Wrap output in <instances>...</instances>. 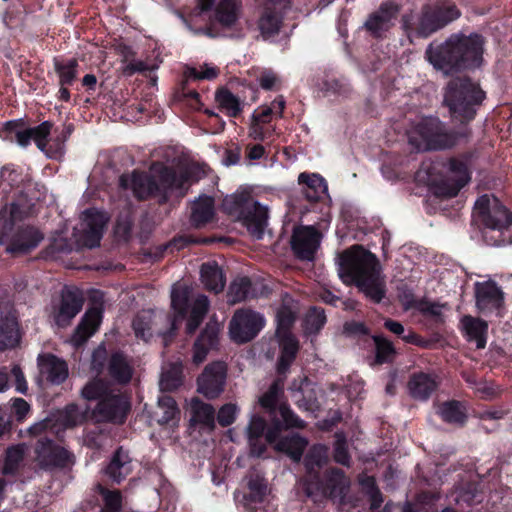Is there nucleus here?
Segmentation results:
<instances>
[{"mask_svg": "<svg viewBox=\"0 0 512 512\" xmlns=\"http://www.w3.org/2000/svg\"><path fill=\"white\" fill-rule=\"evenodd\" d=\"M153 175L134 171L131 175H122L120 186L131 188L138 199L159 196L163 201L169 193L176 192L183 196L186 185L201 178L202 171L195 165H186L174 170L162 165L152 167Z\"/></svg>", "mask_w": 512, "mask_h": 512, "instance_id": "f257e3e1", "label": "nucleus"}, {"mask_svg": "<svg viewBox=\"0 0 512 512\" xmlns=\"http://www.w3.org/2000/svg\"><path fill=\"white\" fill-rule=\"evenodd\" d=\"M338 275L345 284L354 283L368 298L379 303L385 281L377 257L362 246H353L338 257Z\"/></svg>", "mask_w": 512, "mask_h": 512, "instance_id": "f03ea898", "label": "nucleus"}, {"mask_svg": "<svg viewBox=\"0 0 512 512\" xmlns=\"http://www.w3.org/2000/svg\"><path fill=\"white\" fill-rule=\"evenodd\" d=\"M484 39L479 34L453 35L440 45L430 44L426 58L444 74L461 69L478 68L483 62Z\"/></svg>", "mask_w": 512, "mask_h": 512, "instance_id": "7ed1b4c3", "label": "nucleus"}, {"mask_svg": "<svg viewBox=\"0 0 512 512\" xmlns=\"http://www.w3.org/2000/svg\"><path fill=\"white\" fill-rule=\"evenodd\" d=\"M223 210L240 221L250 235L259 240L268 224L269 208L261 204L248 189L237 190L227 195L222 202Z\"/></svg>", "mask_w": 512, "mask_h": 512, "instance_id": "20e7f679", "label": "nucleus"}, {"mask_svg": "<svg viewBox=\"0 0 512 512\" xmlns=\"http://www.w3.org/2000/svg\"><path fill=\"white\" fill-rule=\"evenodd\" d=\"M484 98L485 93L470 79L455 78L447 85L444 103L454 119L464 122L474 118L475 107L480 105Z\"/></svg>", "mask_w": 512, "mask_h": 512, "instance_id": "39448f33", "label": "nucleus"}, {"mask_svg": "<svg viewBox=\"0 0 512 512\" xmlns=\"http://www.w3.org/2000/svg\"><path fill=\"white\" fill-rule=\"evenodd\" d=\"M408 140L417 151L441 150L453 147L457 135L447 132L438 119L427 118L408 133Z\"/></svg>", "mask_w": 512, "mask_h": 512, "instance_id": "423d86ee", "label": "nucleus"}, {"mask_svg": "<svg viewBox=\"0 0 512 512\" xmlns=\"http://www.w3.org/2000/svg\"><path fill=\"white\" fill-rule=\"evenodd\" d=\"M133 330L137 338L148 341L153 335L163 337L164 345H168L176 331V317L162 310H143L133 320Z\"/></svg>", "mask_w": 512, "mask_h": 512, "instance_id": "0eeeda50", "label": "nucleus"}, {"mask_svg": "<svg viewBox=\"0 0 512 512\" xmlns=\"http://www.w3.org/2000/svg\"><path fill=\"white\" fill-rule=\"evenodd\" d=\"M474 215L490 230L503 232L512 225V213L493 195H483L477 199Z\"/></svg>", "mask_w": 512, "mask_h": 512, "instance_id": "6e6552de", "label": "nucleus"}, {"mask_svg": "<svg viewBox=\"0 0 512 512\" xmlns=\"http://www.w3.org/2000/svg\"><path fill=\"white\" fill-rule=\"evenodd\" d=\"M265 326L264 317L252 310H237L229 323V334L233 341H251Z\"/></svg>", "mask_w": 512, "mask_h": 512, "instance_id": "1a4fd4ad", "label": "nucleus"}, {"mask_svg": "<svg viewBox=\"0 0 512 512\" xmlns=\"http://www.w3.org/2000/svg\"><path fill=\"white\" fill-rule=\"evenodd\" d=\"M35 461L44 470L63 469L74 464V455L47 438L38 440Z\"/></svg>", "mask_w": 512, "mask_h": 512, "instance_id": "9d476101", "label": "nucleus"}, {"mask_svg": "<svg viewBox=\"0 0 512 512\" xmlns=\"http://www.w3.org/2000/svg\"><path fill=\"white\" fill-rule=\"evenodd\" d=\"M107 222L106 213L96 209L86 210L83 213L80 227L76 229L77 242L88 248L99 246Z\"/></svg>", "mask_w": 512, "mask_h": 512, "instance_id": "9b49d317", "label": "nucleus"}, {"mask_svg": "<svg viewBox=\"0 0 512 512\" xmlns=\"http://www.w3.org/2000/svg\"><path fill=\"white\" fill-rule=\"evenodd\" d=\"M401 5L395 0L383 1L377 10L368 15L363 28L373 37L381 38L395 24Z\"/></svg>", "mask_w": 512, "mask_h": 512, "instance_id": "f8f14e48", "label": "nucleus"}, {"mask_svg": "<svg viewBox=\"0 0 512 512\" xmlns=\"http://www.w3.org/2000/svg\"><path fill=\"white\" fill-rule=\"evenodd\" d=\"M286 9L287 2L285 0H267L263 4L257 26L264 39L280 32Z\"/></svg>", "mask_w": 512, "mask_h": 512, "instance_id": "ddd939ff", "label": "nucleus"}, {"mask_svg": "<svg viewBox=\"0 0 512 512\" xmlns=\"http://www.w3.org/2000/svg\"><path fill=\"white\" fill-rule=\"evenodd\" d=\"M244 505L251 512H274L275 507L271 502L267 483L259 475L250 476L248 479V493L244 497Z\"/></svg>", "mask_w": 512, "mask_h": 512, "instance_id": "4468645a", "label": "nucleus"}, {"mask_svg": "<svg viewBox=\"0 0 512 512\" xmlns=\"http://www.w3.org/2000/svg\"><path fill=\"white\" fill-rule=\"evenodd\" d=\"M226 365L223 362H213L206 366L198 378V391L207 398L217 397L224 388Z\"/></svg>", "mask_w": 512, "mask_h": 512, "instance_id": "2eb2a0df", "label": "nucleus"}, {"mask_svg": "<svg viewBox=\"0 0 512 512\" xmlns=\"http://www.w3.org/2000/svg\"><path fill=\"white\" fill-rule=\"evenodd\" d=\"M321 235L310 226L294 229L291 246L295 255L301 260L311 261L320 245Z\"/></svg>", "mask_w": 512, "mask_h": 512, "instance_id": "dca6fc26", "label": "nucleus"}, {"mask_svg": "<svg viewBox=\"0 0 512 512\" xmlns=\"http://www.w3.org/2000/svg\"><path fill=\"white\" fill-rule=\"evenodd\" d=\"M474 288L476 307L481 312H492L503 305L504 293L495 281L476 282Z\"/></svg>", "mask_w": 512, "mask_h": 512, "instance_id": "f3484780", "label": "nucleus"}, {"mask_svg": "<svg viewBox=\"0 0 512 512\" xmlns=\"http://www.w3.org/2000/svg\"><path fill=\"white\" fill-rule=\"evenodd\" d=\"M279 432L280 428L278 425L272 429H269L265 435L267 442L275 443L274 448L277 451L286 453L292 460L296 462L300 461L308 441L298 434H293L291 436L283 437L276 442Z\"/></svg>", "mask_w": 512, "mask_h": 512, "instance_id": "a211bd4d", "label": "nucleus"}, {"mask_svg": "<svg viewBox=\"0 0 512 512\" xmlns=\"http://www.w3.org/2000/svg\"><path fill=\"white\" fill-rule=\"evenodd\" d=\"M129 405L121 395H110L104 397L94 410L99 421H111L122 423L126 417Z\"/></svg>", "mask_w": 512, "mask_h": 512, "instance_id": "6ab92c4d", "label": "nucleus"}, {"mask_svg": "<svg viewBox=\"0 0 512 512\" xmlns=\"http://www.w3.org/2000/svg\"><path fill=\"white\" fill-rule=\"evenodd\" d=\"M83 297L77 290H64L61 294L59 308L55 314L58 326L65 327L81 311Z\"/></svg>", "mask_w": 512, "mask_h": 512, "instance_id": "aec40b11", "label": "nucleus"}, {"mask_svg": "<svg viewBox=\"0 0 512 512\" xmlns=\"http://www.w3.org/2000/svg\"><path fill=\"white\" fill-rule=\"evenodd\" d=\"M350 486V480L339 469L330 470L325 478V482L321 483L318 479L313 482V492L321 491L325 495L334 499H342L346 495Z\"/></svg>", "mask_w": 512, "mask_h": 512, "instance_id": "412c9836", "label": "nucleus"}, {"mask_svg": "<svg viewBox=\"0 0 512 512\" xmlns=\"http://www.w3.org/2000/svg\"><path fill=\"white\" fill-rule=\"evenodd\" d=\"M449 171L450 177L449 181H452V184L439 185L437 187L436 193L446 198L454 197L458 194L460 189L465 186L469 180V173L464 162L456 159H452L449 162Z\"/></svg>", "mask_w": 512, "mask_h": 512, "instance_id": "4be33fe9", "label": "nucleus"}, {"mask_svg": "<svg viewBox=\"0 0 512 512\" xmlns=\"http://www.w3.org/2000/svg\"><path fill=\"white\" fill-rule=\"evenodd\" d=\"M328 462V449L324 445L312 446L304 458V465L308 474L306 494L313 495L312 484L317 480L318 470Z\"/></svg>", "mask_w": 512, "mask_h": 512, "instance_id": "5701e85b", "label": "nucleus"}, {"mask_svg": "<svg viewBox=\"0 0 512 512\" xmlns=\"http://www.w3.org/2000/svg\"><path fill=\"white\" fill-rule=\"evenodd\" d=\"M38 366L40 374L51 383L60 384L68 377L66 362L52 354L39 355Z\"/></svg>", "mask_w": 512, "mask_h": 512, "instance_id": "b1692460", "label": "nucleus"}, {"mask_svg": "<svg viewBox=\"0 0 512 512\" xmlns=\"http://www.w3.org/2000/svg\"><path fill=\"white\" fill-rule=\"evenodd\" d=\"M220 325L217 322L207 323L205 329L194 343L193 362L195 364L202 363L208 352L216 347L218 343V334Z\"/></svg>", "mask_w": 512, "mask_h": 512, "instance_id": "393cba45", "label": "nucleus"}, {"mask_svg": "<svg viewBox=\"0 0 512 512\" xmlns=\"http://www.w3.org/2000/svg\"><path fill=\"white\" fill-rule=\"evenodd\" d=\"M101 319L102 312L99 308L94 307L89 309L72 336L73 344L79 346L92 336L99 327Z\"/></svg>", "mask_w": 512, "mask_h": 512, "instance_id": "a878e982", "label": "nucleus"}, {"mask_svg": "<svg viewBox=\"0 0 512 512\" xmlns=\"http://www.w3.org/2000/svg\"><path fill=\"white\" fill-rule=\"evenodd\" d=\"M42 234L33 227L21 229L7 247L9 253L24 254L34 249L42 241Z\"/></svg>", "mask_w": 512, "mask_h": 512, "instance_id": "bb28decb", "label": "nucleus"}, {"mask_svg": "<svg viewBox=\"0 0 512 512\" xmlns=\"http://www.w3.org/2000/svg\"><path fill=\"white\" fill-rule=\"evenodd\" d=\"M437 387L436 377L422 372L414 374L408 382L409 392L417 400H427Z\"/></svg>", "mask_w": 512, "mask_h": 512, "instance_id": "cd10ccee", "label": "nucleus"}, {"mask_svg": "<svg viewBox=\"0 0 512 512\" xmlns=\"http://www.w3.org/2000/svg\"><path fill=\"white\" fill-rule=\"evenodd\" d=\"M19 341V331L14 315L0 308V349L12 348Z\"/></svg>", "mask_w": 512, "mask_h": 512, "instance_id": "c85d7f7f", "label": "nucleus"}, {"mask_svg": "<svg viewBox=\"0 0 512 512\" xmlns=\"http://www.w3.org/2000/svg\"><path fill=\"white\" fill-rule=\"evenodd\" d=\"M298 182L303 185L302 193L305 198L311 202L320 200L328 190L325 179L318 174L301 173Z\"/></svg>", "mask_w": 512, "mask_h": 512, "instance_id": "c756f323", "label": "nucleus"}, {"mask_svg": "<svg viewBox=\"0 0 512 512\" xmlns=\"http://www.w3.org/2000/svg\"><path fill=\"white\" fill-rule=\"evenodd\" d=\"M467 340L475 342L478 349H483L487 342L488 323L480 318L464 316L461 319Z\"/></svg>", "mask_w": 512, "mask_h": 512, "instance_id": "7c9ffc66", "label": "nucleus"}, {"mask_svg": "<svg viewBox=\"0 0 512 512\" xmlns=\"http://www.w3.org/2000/svg\"><path fill=\"white\" fill-rule=\"evenodd\" d=\"M132 471L131 458L127 451L119 448L112 457L105 472L115 483H120Z\"/></svg>", "mask_w": 512, "mask_h": 512, "instance_id": "2f4dec72", "label": "nucleus"}, {"mask_svg": "<svg viewBox=\"0 0 512 512\" xmlns=\"http://www.w3.org/2000/svg\"><path fill=\"white\" fill-rule=\"evenodd\" d=\"M52 124L49 121H45L34 128L25 129L16 133V141L22 146L26 147L31 140H34L37 147L41 151H45L47 145V137L50 134Z\"/></svg>", "mask_w": 512, "mask_h": 512, "instance_id": "473e14b6", "label": "nucleus"}, {"mask_svg": "<svg viewBox=\"0 0 512 512\" xmlns=\"http://www.w3.org/2000/svg\"><path fill=\"white\" fill-rule=\"evenodd\" d=\"M201 281L206 289L215 293L221 292L226 283L223 271L215 261L202 264Z\"/></svg>", "mask_w": 512, "mask_h": 512, "instance_id": "72a5a7b5", "label": "nucleus"}, {"mask_svg": "<svg viewBox=\"0 0 512 512\" xmlns=\"http://www.w3.org/2000/svg\"><path fill=\"white\" fill-rule=\"evenodd\" d=\"M191 222L199 228L212 221L214 217V200L209 196H202L192 204Z\"/></svg>", "mask_w": 512, "mask_h": 512, "instance_id": "f704fd0d", "label": "nucleus"}, {"mask_svg": "<svg viewBox=\"0 0 512 512\" xmlns=\"http://www.w3.org/2000/svg\"><path fill=\"white\" fill-rule=\"evenodd\" d=\"M241 14L240 0H220L215 9L216 20L225 27L233 26Z\"/></svg>", "mask_w": 512, "mask_h": 512, "instance_id": "c9c22d12", "label": "nucleus"}, {"mask_svg": "<svg viewBox=\"0 0 512 512\" xmlns=\"http://www.w3.org/2000/svg\"><path fill=\"white\" fill-rule=\"evenodd\" d=\"M266 427V422L259 416H253L247 426V437L250 444L251 454L261 456L265 450L262 443V436Z\"/></svg>", "mask_w": 512, "mask_h": 512, "instance_id": "e433bc0d", "label": "nucleus"}, {"mask_svg": "<svg viewBox=\"0 0 512 512\" xmlns=\"http://www.w3.org/2000/svg\"><path fill=\"white\" fill-rule=\"evenodd\" d=\"M191 422L213 428L215 423V410L211 404L204 403L198 398L190 401Z\"/></svg>", "mask_w": 512, "mask_h": 512, "instance_id": "4c0bfd02", "label": "nucleus"}, {"mask_svg": "<svg viewBox=\"0 0 512 512\" xmlns=\"http://www.w3.org/2000/svg\"><path fill=\"white\" fill-rule=\"evenodd\" d=\"M280 338L281 354L278 360V372L285 373L296 358L299 350L298 341L291 334Z\"/></svg>", "mask_w": 512, "mask_h": 512, "instance_id": "58836bf2", "label": "nucleus"}, {"mask_svg": "<svg viewBox=\"0 0 512 512\" xmlns=\"http://www.w3.org/2000/svg\"><path fill=\"white\" fill-rule=\"evenodd\" d=\"M109 375L118 383L125 384L131 380L132 367L121 353H114L108 363Z\"/></svg>", "mask_w": 512, "mask_h": 512, "instance_id": "ea45409f", "label": "nucleus"}, {"mask_svg": "<svg viewBox=\"0 0 512 512\" xmlns=\"http://www.w3.org/2000/svg\"><path fill=\"white\" fill-rule=\"evenodd\" d=\"M154 416L160 425L174 424L179 416V409L175 400L168 395L159 397Z\"/></svg>", "mask_w": 512, "mask_h": 512, "instance_id": "a19ab883", "label": "nucleus"}, {"mask_svg": "<svg viewBox=\"0 0 512 512\" xmlns=\"http://www.w3.org/2000/svg\"><path fill=\"white\" fill-rule=\"evenodd\" d=\"M209 309L207 296L199 294L193 301L191 312L187 320V333H194L202 323Z\"/></svg>", "mask_w": 512, "mask_h": 512, "instance_id": "79ce46f5", "label": "nucleus"}, {"mask_svg": "<svg viewBox=\"0 0 512 512\" xmlns=\"http://www.w3.org/2000/svg\"><path fill=\"white\" fill-rule=\"evenodd\" d=\"M252 283L247 277L235 279L229 286L227 293L228 302L236 304L250 298H254L255 294L251 289Z\"/></svg>", "mask_w": 512, "mask_h": 512, "instance_id": "37998d69", "label": "nucleus"}, {"mask_svg": "<svg viewBox=\"0 0 512 512\" xmlns=\"http://www.w3.org/2000/svg\"><path fill=\"white\" fill-rule=\"evenodd\" d=\"M85 417V412L81 411L74 404L68 405L65 409L53 415L55 425L59 424L63 428H72L80 425L84 422Z\"/></svg>", "mask_w": 512, "mask_h": 512, "instance_id": "c03bdc74", "label": "nucleus"}, {"mask_svg": "<svg viewBox=\"0 0 512 512\" xmlns=\"http://www.w3.org/2000/svg\"><path fill=\"white\" fill-rule=\"evenodd\" d=\"M53 63L59 78V84L62 86L71 85L77 78L78 61L76 59L60 60L55 58Z\"/></svg>", "mask_w": 512, "mask_h": 512, "instance_id": "a18cd8bd", "label": "nucleus"}, {"mask_svg": "<svg viewBox=\"0 0 512 512\" xmlns=\"http://www.w3.org/2000/svg\"><path fill=\"white\" fill-rule=\"evenodd\" d=\"M439 20L437 19L432 6H425L422 9L421 16L418 20L416 32L420 37H428L432 33L441 29Z\"/></svg>", "mask_w": 512, "mask_h": 512, "instance_id": "49530a36", "label": "nucleus"}, {"mask_svg": "<svg viewBox=\"0 0 512 512\" xmlns=\"http://www.w3.org/2000/svg\"><path fill=\"white\" fill-rule=\"evenodd\" d=\"M191 289L180 283H176L171 289V307L183 318L186 314Z\"/></svg>", "mask_w": 512, "mask_h": 512, "instance_id": "de8ad7c7", "label": "nucleus"}, {"mask_svg": "<svg viewBox=\"0 0 512 512\" xmlns=\"http://www.w3.org/2000/svg\"><path fill=\"white\" fill-rule=\"evenodd\" d=\"M215 100L219 107L230 117H236L242 110L239 98L227 89L217 91Z\"/></svg>", "mask_w": 512, "mask_h": 512, "instance_id": "09e8293b", "label": "nucleus"}, {"mask_svg": "<svg viewBox=\"0 0 512 512\" xmlns=\"http://www.w3.org/2000/svg\"><path fill=\"white\" fill-rule=\"evenodd\" d=\"M438 412L442 419L448 423L463 424L466 419L464 408L457 401L443 403Z\"/></svg>", "mask_w": 512, "mask_h": 512, "instance_id": "8fccbe9b", "label": "nucleus"}, {"mask_svg": "<svg viewBox=\"0 0 512 512\" xmlns=\"http://www.w3.org/2000/svg\"><path fill=\"white\" fill-rule=\"evenodd\" d=\"M181 365L172 364L161 374L159 386L162 391H172L181 385Z\"/></svg>", "mask_w": 512, "mask_h": 512, "instance_id": "3c124183", "label": "nucleus"}, {"mask_svg": "<svg viewBox=\"0 0 512 512\" xmlns=\"http://www.w3.org/2000/svg\"><path fill=\"white\" fill-rule=\"evenodd\" d=\"M283 389L284 380L280 378L275 380L269 387L268 391L259 398L260 405L269 411L274 410L280 396L283 394Z\"/></svg>", "mask_w": 512, "mask_h": 512, "instance_id": "603ef678", "label": "nucleus"}, {"mask_svg": "<svg viewBox=\"0 0 512 512\" xmlns=\"http://www.w3.org/2000/svg\"><path fill=\"white\" fill-rule=\"evenodd\" d=\"M296 319L295 311L291 306L283 304L276 313L277 330L276 335L278 337L285 336L288 333V329L292 326Z\"/></svg>", "mask_w": 512, "mask_h": 512, "instance_id": "864d4df0", "label": "nucleus"}, {"mask_svg": "<svg viewBox=\"0 0 512 512\" xmlns=\"http://www.w3.org/2000/svg\"><path fill=\"white\" fill-rule=\"evenodd\" d=\"M24 457V447L23 446H15L11 447L7 450L5 463L3 466V474L5 475H15L23 461Z\"/></svg>", "mask_w": 512, "mask_h": 512, "instance_id": "5fc2aeb1", "label": "nucleus"}, {"mask_svg": "<svg viewBox=\"0 0 512 512\" xmlns=\"http://www.w3.org/2000/svg\"><path fill=\"white\" fill-rule=\"evenodd\" d=\"M326 323V316L324 314V310L320 308L313 307L311 308L304 321L305 331L307 333H317Z\"/></svg>", "mask_w": 512, "mask_h": 512, "instance_id": "6e6d98bb", "label": "nucleus"}, {"mask_svg": "<svg viewBox=\"0 0 512 512\" xmlns=\"http://www.w3.org/2000/svg\"><path fill=\"white\" fill-rule=\"evenodd\" d=\"M133 54L134 53L131 50H128L124 55V59L122 60V63L124 64L122 67V73L125 76H132L135 73H143L157 68L156 66H151L142 60L129 61V57L133 56Z\"/></svg>", "mask_w": 512, "mask_h": 512, "instance_id": "4d7b16f0", "label": "nucleus"}, {"mask_svg": "<svg viewBox=\"0 0 512 512\" xmlns=\"http://www.w3.org/2000/svg\"><path fill=\"white\" fill-rule=\"evenodd\" d=\"M376 346V362L378 364L392 361L395 355L393 344L380 336L373 337Z\"/></svg>", "mask_w": 512, "mask_h": 512, "instance_id": "13d9d810", "label": "nucleus"}, {"mask_svg": "<svg viewBox=\"0 0 512 512\" xmlns=\"http://www.w3.org/2000/svg\"><path fill=\"white\" fill-rule=\"evenodd\" d=\"M433 10L442 28L458 19L461 14L455 5L435 6Z\"/></svg>", "mask_w": 512, "mask_h": 512, "instance_id": "bf43d9fd", "label": "nucleus"}, {"mask_svg": "<svg viewBox=\"0 0 512 512\" xmlns=\"http://www.w3.org/2000/svg\"><path fill=\"white\" fill-rule=\"evenodd\" d=\"M278 412L283 420V424L286 429L289 428H303L305 423L300 419L289 406L281 404L278 408Z\"/></svg>", "mask_w": 512, "mask_h": 512, "instance_id": "052dcab7", "label": "nucleus"}, {"mask_svg": "<svg viewBox=\"0 0 512 512\" xmlns=\"http://www.w3.org/2000/svg\"><path fill=\"white\" fill-rule=\"evenodd\" d=\"M106 392V384L100 379H95L82 389V396L87 400H94L102 397Z\"/></svg>", "mask_w": 512, "mask_h": 512, "instance_id": "680f3d73", "label": "nucleus"}, {"mask_svg": "<svg viewBox=\"0 0 512 512\" xmlns=\"http://www.w3.org/2000/svg\"><path fill=\"white\" fill-rule=\"evenodd\" d=\"M337 440L334 447V460L344 466H349L350 455L347 450V444L344 437L340 434H336Z\"/></svg>", "mask_w": 512, "mask_h": 512, "instance_id": "e2e57ef3", "label": "nucleus"}, {"mask_svg": "<svg viewBox=\"0 0 512 512\" xmlns=\"http://www.w3.org/2000/svg\"><path fill=\"white\" fill-rule=\"evenodd\" d=\"M384 326L390 332L402 337V339L408 343H414L416 341L414 332L408 331V333L405 334V328L400 322L388 319L384 322Z\"/></svg>", "mask_w": 512, "mask_h": 512, "instance_id": "0e129e2a", "label": "nucleus"}, {"mask_svg": "<svg viewBox=\"0 0 512 512\" xmlns=\"http://www.w3.org/2000/svg\"><path fill=\"white\" fill-rule=\"evenodd\" d=\"M467 381L473 386L474 390L480 394L482 398L492 399L497 395V389L494 385L487 381H476L467 379Z\"/></svg>", "mask_w": 512, "mask_h": 512, "instance_id": "69168bd1", "label": "nucleus"}, {"mask_svg": "<svg viewBox=\"0 0 512 512\" xmlns=\"http://www.w3.org/2000/svg\"><path fill=\"white\" fill-rule=\"evenodd\" d=\"M29 433L32 435H41L42 433H57L58 429L56 428L55 421L53 418V415L51 417H48L42 421H39L35 424H33L28 429Z\"/></svg>", "mask_w": 512, "mask_h": 512, "instance_id": "338daca9", "label": "nucleus"}, {"mask_svg": "<svg viewBox=\"0 0 512 512\" xmlns=\"http://www.w3.org/2000/svg\"><path fill=\"white\" fill-rule=\"evenodd\" d=\"M237 413V407L234 404H225L222 406L218 412V422L222 426H228L232 424L235 420Z\"/></svg>", "mask_w": 512, "mask_h": 512, "instance_id": "774afa93", "label": "nucleus"}]
</instances>
